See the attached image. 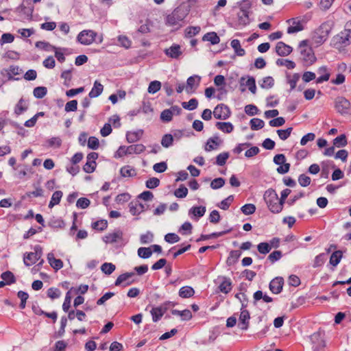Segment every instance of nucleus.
<instances>
[{
    "instance_id": "obj_1",
    "label": "nucleus",
    "mask_w": 351,
    "mask_h": 351,
    "mask_svg": "<svg viewBox=\"0 0 351 351\" xmlns=\"http://www.w3.org/2000/svg\"><path fill=\"white\" fill-rule=\"evenodd\" d=\"M189 14V11L183 7L175 8L171 13L165 17V25L178 30L182 27L184 20Z\"/></svg>"
},
{
    "instance_id": "obj_2",
    "label": "nucleus",
    "mask_w": 351,
    "mask_h": 351,
    "mask_svg": "<svg viewBox=\"0 0 351 351\" xmlns=\"http://www.w3.org/2000/svg\"><path fill=\"white\" fill-rule=\"evenodd\" d=\"M300 54L305 66L312 65L317 60L311 47L308 46L306 40H302L299 44Z\"/></svg>"
},
{
    "instance_id": "obj_3",
    "label": "nucleus",
    "mask_w": 351,
    "mask_h": 351,
    "mask_svg": "<svg viewBox=\"0 0 351 351\" xmlns=\"http://www.w3.org/2000/svg\"><path fill=\"white\" fill-rule=\"evenodd\" d=\"M351 43V29H345L332 38V45L339 50L344 49Z\"/></svg>"
},
{
    "instance_id": "obj_4",
    "label": "nucleus",
    "mask_w": 351,
    "mask_h": 351,
    "mask_svg": "<svg viewBox=\"0 0 351 351\" xmlns=\"http://www.w3.org/2000/svg\"><path fill=\"white\" fill-rule=\"evenodd\" d=\"M278 194L276 193V191L273 189H267L264 195H263V199L269 208V210L273 213H276V206L278 202Z\"/></svg>"
},
{
    "instance_id": "obj_5",
    "label": "nucleus",
    "mask_w": 351,
    "mask_h": 351,
    "mask_svg": "<svg viewBox=\"0 0 351 351\" xmlns=\"http://www.w3.org/2000/svg\"><path fill=\"white\" fill-rule=\"evenodd\" d=\"M351 107L350 102L343 97H337L335 101V108L341 114H347Z\"/></svg>"
},
{
    "instance_id": "obj_6",
    "label": "nucleus",
    "mask_w": 351,
    "mask_h": 351,
    "mask_svg": "<svg viewBox=\"0 0 351 351\" xmlns=\"http://www.w3.org/2000/svg\"><path fill=\"white\" fill-rule=\"evenodd\" d=\"M97 33L93 30H83L77 35V40L82 45H89L93 43Z\"/></svg>"
},
{
    "instance_id": "obj_7",
    "label": "nucleus",
    "mask_w": 351,
    "mask_h": 351,
    "mask_svg": "<svg viewBox=\"0 0 351 351\" xmlns=\"http://www.w3.org/2000/svg\"><path fill=\"white\" fill-rule=\"evenodd\" d=\"M230 114L229 107L223 104H218L213 110L214 117L217 119L226 120L230 117Z\"/></svg>"
},
{
    "instance_id": "obj_8",
    "label": "nucleus",
    "mask_w": 351,
    "mask_h": 351,
    "mask_svg": "<svg viewBox=\"0 0 351 351\" xmlns=\"http://www.w3.org/2000/svg\"><path fill=\"white\" fill-rule=\"evenodd\" d=\"M124 150L125 155H130L133 154H140L145 150V146L143 144L132 145L128 147L120 146L119 151Z\"/></svg>"
},
{
    "instance_id": "obj_9",
    "label": "nucleus",
    "mask_w": 351,
    "mask_h": 351,
    "mask_svg": "<svg viewBox=\"0 0 351 351\" xmlns=\"http://www.w3.org/2000/svg\"><path fill=\"white\" fill-rule=\"evenodd\" d=\"M284 279L282 277H276L271 280L269 288L270 291L274 294L280 293L283 287Z\"/></svg>"
},
{
    "instance_id": "obj_10",
    "label": "nucleus",
    "mask_w": 351,
    "mask_h": 351,
    "mask_svg": "<svg viewBox=\"0 0 351 351\" xmlns=\"http://www.w3.org/2000/svg\"><path fill=\"white\" fill-rule=\"evenodd\" d=\"M319 30L322 32V35L315 36V39L316 43L321 45L326 40L328 36L330 33L331 27L328 23H325L321 25Z\"/></svg>"
},
{
    "instance_id": "obj_11",
    "label": "nucleus",
    "mask_w": 351,
    "mask_h": 351,
    "mask_svg": "<svg viewBox=\"0 0 351 351\" xmlns=\"http://www.w3.org/2000/svg\"><path fill=\"white\" fill-rule=\"evenodd\" d=\"M250 319V313L247 310H242L241 312L238 326L242 330H247L249 327V319Z\"/></svg>"
},
{
    "instance_id": "obj_12",
    "label": "nucleus",
    "mask_w": 351,
    "mask_h": 351,
    "mask_svg": "<svg viewBox=\"0 0 351 351\" xmlns=\"http://www.w3.org/2000/svg\"><path fill=\"white\" fill-rule=\"evenodd\" d=\"M293 51V48L282 41H279L276 45V52L280 56H287Z\"/></svg>"
},
{
    "instance_id": "obj_13",
    "label": "nucleus",
    "mask_w": 351,
    "mask_h": 351,
    "mask_svg": "<svg viewBox=\"0 0 351 351\" xmlns=\"http://www.w3.org/2000/svg\"><path fill=\"white\" fill-rule=\"evenodd\" d=\"M123 233L121 230H117L112 233H109L103 238V241L106 243H114L123 239Z\"/></svg>"
},
{
    "instance_id": "obj_14",
    "label": "nucleus",
    "mask_w": 351,
    "mask_h": 351,
    "mask_svg": "<svg viewBox=\"0 0 351 351\" xmlns=\"http://www.w3.org/2000/svg\"><path fill=\"white\" fill-rule=\"evenodd\" d=\"M218 280H221V282L218 287L219 290L225 294L230 293L232 290L231 280L226 276H219Z\"/></svg>"
},
{
    "instance_id": "obj_15",
    "label": "nucleus",
    "mask_w": 351,
    "mask_h": 351,
    "mask_svg": "<svg viewBox=\"0 0 351 351\" xmlns=\"http://www.w3.org/2000/svg\"><path fill=\"white\" fill-rule=\"evenodd\" d=\"M166 56L173 59H178L182 54L181 47L178 44H173L169 48L164 51Z\"/></svg>"
},
{
    "instance_id": "obj_16",
    "label": "nucleus",
    "mask_w": 351,
    "mask_h": 351,
    "mask_svg": "<svg viewBox=\"0 0 351 351\" xmlns=\"http://www.w3.org/2000/svg\"><path fill=\"white\" fill-rule=\"evenodd\" d=\"M130 213L132 215H137L143 213L145 208V205L138 201H132L128 204Z\"/></svg>"
},
{
    "instance_id": "obj_17",
    "label": "nucleus",
    "mask_w": 351,
    "mask_h": 351,
    "mask_svg": "<svg viewBox=\"0 0 351 351\" xmlns=\"http://www.w3.org/2000/svg\"><path fill=\"white\" fill-rule=\"evenodd\" d=\"M245 80V78L244 77H241L240 79V85L241 86H247L249 90L253 93L255 94L256 92V81L254 77L248 76L247 80L244 82Z\"/></svg>"
},
{
    "instance_id": "obj_18",
    "label": "nucleus",
    "mask_w": 351,
    "mask_h": 351,
    "mask_svg": "<svg viewBox=\"0 0 351 351\" xmlns=\"http://www.w3.org/2000/svg\"><path fill=\"white\" fill-rule=\"evenodd\" d=\"M287 22H292L293 24V25L289 26L287 28V33L289 34L296 33L304 29V26L302 25L301 21L298 20L297 19L293 18L289 19Z\"/></svg>"
},
{
    "instance_id": "obj_19",
    "label": "nucleus",
    "mask_w": 351,
    "mask_h": 351,
    "mask_svg": "<svg viewBox=\"0 0 351 351\" xmlns=\"http://www.w3.org/2000/svg\"><path fill=\"white\" fill-rule=\"evenodd\" d=\"M221 143V141L217 136L209 138L207 140L206 144L205 145V151L210 152L212 150L216 149Z\"/></svg>"
},
{
    "instance_id": "obj_20",
    "label": "nucleus",
    "mask_w": 351,
    "mask_h": 351,
    "mask_svg": "<svg viewBox=\"0 0 351 351\" xmlns=\"http://www.w3.org/2000/svg\"><path fill=\"white\" fill-rule=\"evenodd\" d=\"M143 134V130H138L134 132H128L126 134V140L129 143H135L141 138Z\"/></svg>"
},
{
    "instance_id": "obj_21",
    "label": "nucleus",
    "mask_w": 351,
    "mask_h": 351,
    "mask_svg": "<svg viewBox=\"0 0 351 351\" xmlns=\"http://www.w3.org/2000/svg\"><path fill=\"white\" fill-rule=\"evenodd\" d=\"M167 308L162 306L154 307L152 308L150 313L152 316V320L154 322H158L165 314Z\"/></svg>"
},
{
    "instance_id": "obj_22",
    "label": "nucleus",
    "mask_w": 351,
    "mask_h": 351,
    "mask_svg": "<svg viewBox=\"0 0 351 351\" xmlns=\"http://www.w3.org/2000/svg\"><path fill=\"white\" fill-rule=\"evenodd\" d=\"M104 86L97 80L95 81L93 87L88 93V97L90 98H95L99 97L103 92Z\"/></svg>"
},
{
    "instance_id": "obj_23",
    "label": "nucleus",
    "mask_w": 351,
    "mask_h": 351,
    "mask_svg": "<svg viewBox=\"0 0 351 351\" xmlns=\"http://www.w3.org/2000/svg\"><path fill=\"white\" fill-rule=\"evenodd\" d=\"M200 82V77L193 75L189 77L186 80V90L188 93L193 92V87L196 85L197 86Z\"/></svg>"
},
{
    "instance_id": "obj_24",
    "label": "nucleus",
    "mask_w": 351,
    "mask_h": 351,
    "mask_svg": "<svg viewBox=\"0 0 351 351\" xmlns=\"http://www.w3.org/2000/svg\"><path fill=\"white\" fill-rule=\"evenodd\" d=\"M249 12H241L239 10V12L237 13V24L239 26L245 27L250 24V19L249 17Z\"/></svg>"
},
{
    "instance_id": "obj_25",
    "label": "nucleus",
    "mask_w": 351,
    "mask_h": 351,
    "mask_svg": "<svg viewBox=\"0 0 351 351\" xmlns=\"http://www.w3.org/2000/svg\"><path fill=\"white\" fill-rule=\"evenodd\" d=\"M241 255L240 250H232L230 251L229 256L226 260V264L228 266L234 265L239 260Z\"/></svg>"
},
{
    "instance_id": "obj_26",
    "label": "nucleus",
    "mask_w": 351,
    "mask_h": 351,
    "mask_svg": "<svg viewBox=\"0 0 351 351\" xmlns=\"http://www.w3.org/2000/svg\"><path fill=\"white\" fill-rule=\"evenodd\" d=\"M171 314L180 316L183 321H189L192 318V313L189 309H185L184 311L173 309L171 310Z\"/></svg>"
},
{
    "instance_id": "obj_27",
    "label": "nucleus",
    "mask_w": 351,
    "mask_h": 351,
    "mask_svg": "<svg viewBox=\"0 0 351 351\" xmlns=\"http://www.w3.org/2000/svg\"><path fill=\"white\" fill-rule=\"evenodd\" d=\"M203 41H208L212 45H217L220 42V38L215 32L205 34L202 37Z\"/></svg>"
},
{
    "instance_id": "obj_28",
    "label": "nucleus",
    "mask_w": 351,
    "mask_h": 351,
    "mask_svg": "<svg viewBox=\"0 0 351 351\" xmlns=\"http://www.w3.org/2000/svg\"><path fill=\"white\" fill-rule=\"evenodd\" d=\"M216 128L224 133H231L234 130V126L230 122H217Z\"/></svg>"
},
{
    "instance_id": "obj_29",
    "label": "nucleus",
    "mask_w": 351,
    "mask_h": 351,
    "mask_svg": "<svg viewBox=\"0 0 351 351\" xmlns=\"http://www.w3.org/2000/svg\"><path fill=\"white\" fill-rule=\"evenodd\" d=\"M195 293L194 289L189 286H184L180 289L179 296L182 298H189Z\"/></svg>"
},
{
    "instance_id": "obj_30",
    "label": "nucleus",
    "mask_w": 351,
    "mask_h": 351,
    "mask_svg": "<svg viewBox=\"0 0 351 351\" xmlns=\"http://www.w3.org/2000/svg\"><path fill=\"white\" fill-rule=\"evenodd\" d=\"M28 108V106L25 102V101L21 98L18 103L16 104L14 108V113L19 116L25 112Z\"/></svg>"
},
{
    "instance_id": "obj_31",
    "label": "nucleus",
    "mask_w": 351,
    "mask_h": 351,
    "mask_svg": "<svg viewBox=\"0 0 351 351\" xmlns=\"http://www.w3.org/2000/svg\"><path fill=\"white\" fill-rule=\"evenodd\" d=\"M206 213V207L205 206H193L189 210V215H193L194 217H202Z\"/></svg>"
},
{
    "instance_id": "obj_32",
    "label": "nucleus",
    "mask_w": 351,
    "mask_h": 351,
    "mask_svg": "<svg viewBox=\"0 0 351 351\" xmlns=\"http://www.w3.org/2000/svg\"><path fill=\"white\" fill-rule=\"evenodd\" d=\"M287 83L290 85V90H293L297 84V82L300 80V75L299 73H294L293 75L287 74Z\"/></svg>"
},
{
    "instance_id": "obj_33",
    "label": "nucleus",
    "mask_w": 351,
    "mask_h": 351,
    "mask_svg": "<svg viewBox=\"0 0 351 351\" xmlns=\"http://www.w3.org/2000/svg\"><path fill=\"white\" fill-rule=\"evenodd\" d=\"M231 47L234 49L235 53L239 56H243L245 54V50L241 47L240 41L234 39L231 41Z\"/></svg>"
},
{
    "instance_id": "obj_34",
    "label": "nucleus",
    "mask_w": 351,
    "mask_h": 351,
    "mask_svg": "<svg viewBox=\"0 0 351 351\" xmlns=\"http://www.w3.org/2000/svg\"><path fill=\"white\" fill-rule=\"evenodd\" d=\"M342 256L343 254L341 250L335 251L330 257V264L336 267L341 261Z\"/></svg>"
},
{
    "instance_id": "obj_35",
    "label": "nucleus",
    "mask_w": 351,
    "mask_h": 351,
    "mask_svg": "<svg viewBox=\"0 0 351 351\" xmlns=\"http://www.w3.org/2000/svg\"><path fill=\"white\" fill-rule=\"evenodd\" d=\"M322 72H324V74L322 75L321 76L316 79L317 84H321L324 82H326L330 78V73L328 72L326 66H324L319 68L318 73H321Z\"/></svg>"
},
{
    "instance_id": "obj_36",
    "label": "nucleus",
    "mask_w": 351,
    "mask_h": 351,
    "mask_svg": "<svg viewBox=\"0 0 351 351\" xmlns=\"http://www.w3.org/2000/svg\"><path fill=\"white\" fill-rule=\"evenodd\" d=\"M120 173L121 176L124 178L133 177L136 176L135 169L130 165H125L121 167L120 169Z\"/></svg>"
},
{
    "instance_id": "obj_37",
    "label": "nucleus",
    "mask_w": 351,
    "mask_h": 351,
    "mask_svg": "<svg viewBox=\"0 0 351 351\" xmlns=\"http://www.w3.org/2000/svg\"><path fill=\"white\" fill-rule=\"evenodd\" d=\"M1 278L5 282L6 285H11L16 282V278L12 272L6 271L1 274Z\"/></svg>"
},
{
    "instance_id": "obj_38",
    "label": "nucleus",
    "mask_w": 351,
    "mask_h": 351,
    "mask_svg": "<svg viewBox=\"0 0 351 351\" xmlns=\"http://www.w3.org/2000/svg\"><path fill=\"white\" fill-rule=\"evenodd\" d=\"M35 46L42 50L46 51H51L56 49V47L51 45L50 43L46 41H38L36 43Z\"/></svg>"
},
{
    "instance_id": "obj_39",
    "label": "nucleus",
    "mask_w": 351,
    "mask_h": 351,
    "mask_svg": "<svg viewBox=\"0 0 351 351\" xmlns=\"http://www.w3.org/2000/svg\"><path fill=\"white\" fill-rule=\"evenodd\" d=\"M36 261H38L32 252H26L24 254L23 262L26 266L29 267L36 263Z\"/></svg>"
},
{
    "instance_id": "obj_40",
    "label": "nucleus",
    "mask_w": 351,
    "mask_h": 351,
    "mask_svg": "<svg viewBox=\"0 0 351 351\" xmlns=\"http://www.w3.org/2000/svg\"><path fill=\"white\" fill-rule=\"evenodd\" d=\"M134 275V272H126L123 274H121L118 276L117 280L114 282L115 286H119L122 283L126 282L130 278L132 277Z\"/></svg>"
},
{
    "instance_id": "obj_41",
    "label": "nucleus",
    "mask_w": 351,
    "mask_h": 351,
    "mask_svg": "<svg viewBox=\"0 0 351 351\" xmlns=\"http://www.w3.org/2000/svg\"><path fill=\"white\" fill-rule=\"evenodd\" d=\"M265 125V122L258 118H254L250 120V127L252 130H258L262 129Z\"/></svg>"
},
{
    "instance_id": "obj_42",
    "label": "nucleus",
    "mask_w": 351,
    "mask_h": 351,
    "mask_svg": "<svg viewBox=\"0 0 351 351\" xmlns=\"http://www.w3.org/2000/svg\"><path fill=\"white\" fill-rule=\"evenodd\" d=\"M47 93V88L45 86H37L33 90L34 96L37 99L43 98Z\"/></svg>"
},
{
    "instance_id": "obj_43",
    "label": "nucleus",
    "mask_w": 351,
    "mask_h": 351,
    "mask_svg": "<svg viewBox=\"0 0 351 351\" xmlns=\"http://www.w3.org/2000/svg\"><path fill=\"white\" fill-rule=\"evenodd\" d=\"M198 106V101L195 98L191 99L188 102H182V106L189 110H193L197 108Z\"/></svg>"
},
{
    "instance_id": "obj_44",
    "label": "nucleus",
    "mask_w": 351,
    "mask_h": 351,
    "mask_svg": "<svg viewBox=\"0 0 351 351\" xmlns=\"http://www.w3.org/2000/svg\"><path fill=\"white\" fill-rule=\"evenodd\" d=\"M138 256L141 258H148L152 254L151 247H141L138 249Z\"/></svg>"
},
{
    "instance_id": "obj_45",
    "label": "nucleus",
    "mask_w": 351,
    "mask_h": 351,
    "mask_svg": "<svg viewBox=\"0 0 351 351\" xmlns=\"http://www.w3.org/2000/svg\"><path fill=\"white\" fill-rule=\"evenodd\" d=\"M276 64L278 66H285L288 69H293L295 67V63L287 59H278L276 60Z\"/></svg>"
},
{
    "instance_id": "obj_46",
    "label": "nucleus",
    "mask_w": 351,
    "mask_h": 351,
    "mask_svg": "<svg viewBox=\"0 0 351 351\" xmlns=\"http://www.w3.org/2000/svg\"><path fill=\"white\" fill-rule=\"evenodd\" d=\"M173 141V136L171 134H165L161 139V145L165 147L168 148L172 145Z\"/></svg>"
},
{
    "instance_id": "obj_47",
    "label": "nucleus",
    "mask_w": 351,
    "mask_h": 351,
    "mask_svg": "<svg viewBox=\"0 0 351 351\" xmlns=\"http://www.w3.org/2000/svg\"><path fill=\"white\" fill-rule=\"evenodd\" d=\"M333 144L335 146L338 147H345L348 144L347 138L345 134H341L337 136L333 140Z\"/></svg>"
},
{
    "instance_id": "obj_48",
    "label": "nucleus",
    "mask_w": 351,
    "mask_h": 351,
    "mask_svg": "<svg viewBox=\"0 0 351 351\" xmlns=\"http://www.w3.org/2000/svg\"><path fill=\"white\" fill-rule=\"evenodd\" d=\"M108 227V222L105 219L97 221L92 223V228L95 230L103 231Z\"/></svg>"
},
{
    "instance_id": "obj_49",
    "label": "nucleus",
    "mask_w": 351,
    "mask_h": 351,
    "mask_svg": "<svg viewBox=\"0 0 351 351\" xmlns=\"http://www.w3.org/2000/svg\"><path fill=\"white\" fill-rule=\"evenodd\" d=\"M173 194L178 198H184L188 194V189L184 184H181L178 189L174 191Z\"/></svg>"
},
{
    "instance_id": "obj_50",
    "label": "nucleus",
    "mask_w": 351,
    "mask_h": 351,
    "mask_svg": "<svg viewBox=\"0 0 351 351\" xmlns=\"http://www.w3.org/2000/svg\"><path fill=\"white\" fill-rule=\"evenodd\" d=\"M234 200V196L232 195H229L227 198L223 199L219 204H218V206L224 210H226L229 208L231 203Z\"/></svg>"
},
{
    "instance_id": "obj_51",
    "label": "nucleus",
    "mask_w": 351,
    "mask_h": 351,
    "mask_svg": "<svg viewBox=\"0 0 351 351\" xmlns=\"http://www.w3.org/2000/svg\"><path fill=\"white\" fill-rule=\"evenodd\" d=\"M229 156V153L226 152L219 154L216 157V164L219 166L224 165Z\"/></svg>"
},
{
    "instance_id": "obj_52",
    "label": "nucleus",
    "mask_w": 351,
    "mask_h": 351,
    "mask_svg": "<svg viewBox=\"0 0 351 351\" xmlns=\"http://www.w3.org/2000/svg\"><path fill=\"white\" fill-rule=\"evenodd\" d=\"M241 210L244 215H252L256 211V206L253 204H246L241 208Z\"/></svg>"
},
{
    "instance_id": "obj_53",
    "label": "nucleus",
    "mask_w": 351,
    "mask_h": 351,
    "mask_svg": "<svg viewBox=\"0 0 351 351\" xmlns=\"http://www.w3.org/2000/svg\"><path fill=\"white\" fill-rule=\"evenodd\" d=\"M115 265L111 263H105L101 267V270L102 272L107 275L111 274L115 270Z\"/></svg>"
},
{
    "instance_id": "obj_54",
    "label": "nucleus",
    "mask_w": 351,
    "mask_h": 351,
    "mask_svg": "<svg viewBox=\"0 0 351 351\" xmlns=\"http://www.w3.org/2000/svg\"><path fill=\"white\" fill-rule=\"evenodd\" d=\"M257 250L259 253L267 254L271 251V245L269 243L262 242L257 245Z\"/></svg>"
},
{
    "instance_id": "obj_55",
    "label": "nucleus",
    "mask_w": 351,
    "mask_h": 351,
    "mask_svg": "<svg viewBox=\"0 0 351 351\" xmlns=\"http://www.w3.org/2000/svg\"><path fill=\"white\" fill-rule=\"evenodd\" d=\"M201 28L199 26H191L186 29L185 34L187 37H193L199 33Z\"/></svg>"
},
{
    "instance_id": "obj_56",
    "label": "nucleus",
    "mask_w": 351,
    "mask_h": 351,
    "mask_svg": "<svg viewBox=\"0 0 351 351\" xmlns=\"http://www.w3.org/2000/svg\"><path fill=\"white\" fill-rule=\"evenodd\" d=\"M161 88V83L159 81H152L150 82L147 91L149 93L154 94L158 92Z\"/></svg>"
},
{
    "instance_id": "obj_57",
    "label": "nucleus",
    "mask_w": 351,
    "mask_h": 351,
    "mask_svg": "<svg viewBox=\"0 0 351 351\" xmlns=\"http://www.w3.org/2000/svg\"><path fill=\"white\" fill-rule=\"evenodd\" d=\"M293 130L292 128H288L286 130H278L277 133L278 134L279 138L282 140L285 141L287 139L289 136L291 135V133Z\"/></svg>"
},
{
    "instance_id": "obj_58",
    "label": "nucleus",
    "mask_w": 351,
    "mask_h": 351,
    "mask_svg": "<svg viewBox=\"0 0 351 351\" xmlns=\"http://www.w3.org/2000/svg\"><path fill=\"white\" fill-rule=\"evenodd\" d=\"M225 184V179L223 178H217L214 179L210 183V187L213 189H219Z\"/></svg>"
},
{
    "instance_id": "obj_59",
    "label": "nucleus",
    "mask_w": 351,
    "mask_h": 351,
    "mask_svg": "<svg viewBox=\"0 0 351 351\" xmlns=\"http://www.w3.org/2000/svg\"><path fill=\"white\" fill-rule=\"evenodd\" d=\"M282 256V254L281 251L276 250L271 252L267 257V260H269L271 263H274L277 261L280 260Z\"/></svg>"
},
{
    "instance_id": "obj_60",
    "label": "nucleus",
    "mask_w": 351,
    "mask_h": 351,
    "mask_svg": "<svg viewBox=\"0 0 351 351\" xmlns=\"http://www.w3.org/2000/svg\"><path fill=\"white\" fill-rule=\"evenodd\" d=\"M97 163L96 162H92L86 160V162L83 166V170L88 173H93L96 168Z\"/></svg>"
},
{
    "instance_id": "obj_61",
    "label": "nucleus",
    "mask_w": 351,
    "mask_h": 351,
    "mask_svg": "<svg viewBox=\"0 0 351 351\" xmlns=\"http://www.w3.org/2000/svg\"><path fill=\"white\" fill-rule=\"evenodd\" d=\"M77 109V101L75 99L68 101L64 108V110L66 112H75Z\"/></svg>"
},
{
    "instance_id": "obj_62",
    "label": "nucleus",
    "mask_w": 351,
    "mask_h": 351,
    "mask_svg": "<svg viewBox=\"0 0 351 351\" xmlns=\"http://www.w3.org/2000/svg\"><path fill=\"white\" fill-rule=\"evenodd\" d=\"M90 204V200L86 197H80L77 200L76 206L78 208L84 209L89 206Z\"/></svg>"
},
{
    "instance_id": "obj_63",
    "label": "nucleus",
    "mask_w": 351,
    "mask_h": 351,
    "mask_svg": "<svg viewBox=\"0 0 351 351\" xmlns=\"http://www.w3.org/2000/svg\"><path fill=\"white\" fill-rule=\"evenodd\" d=\"M160 184V180L157 178H152L147 180L145 182L146 187L150 189H154L158 186Z\"/></svg>"
},
{
    "instance_id": "obj_64",
    "label": "nucleus",
    "mask_w": 351,
    "mask_h": 351,
    "mask_svg": "<svg viewBox=\"0 0 351 351\" xmlns=\"http://www.w3.org/2000/svg\"><path fill=\"white\" fill-rule=\"evenodd\" d=\"M274 85V80L273 79L272 77L268 76V77H265L263 79V82L261 84V86L263 88H270L273 87Z\"/></svg>"
}]
</instances>
